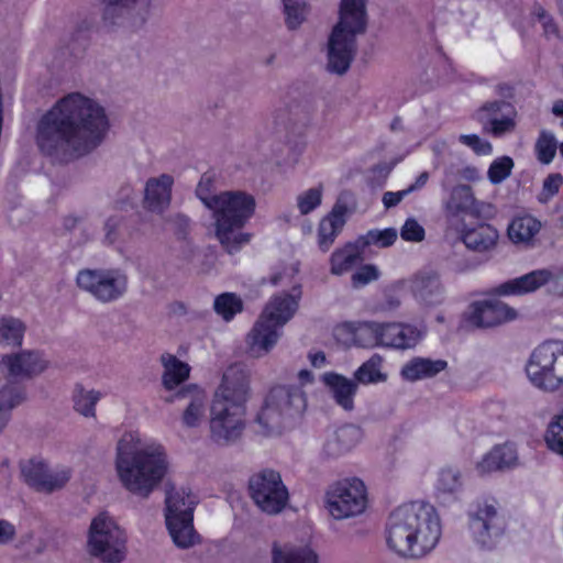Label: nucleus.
I'll return each instance as SVG.
<instances>
[{
    "label": "nucleus",
    "instance_id": "f257e3e1",
    "mask_svg": "<svg viewBox=\"0 0 563 563\" xmlns=\"http://www.w3.org/2000/svg\"><path fill=\"white\" fill-rule=\"evenodd\" d=\"M110 122L106 109L95 98L70 92L41 118L36 142L47 156L68 161L86 155L106 139Z\"/></svg>",
    "mask_w": 563,
    "mask_h": 563
},
{
    "label": "nucleus",
    "instance_id": "f03ea898",
    "mask_svg": "<svg viewBox=\"0 0 563 563\" xmlns=\"http://www.w3.org/2000/svg\"><path fill=\"white\" fill-rule=\"evenodd\" d=\"M114 468L129 493L146 498L168 474L169 459L159 441L139 431H126L115 445Z\"/></svg>",
    "mask_w": 563,
    "mask_h": 563
},
{
    "label": "nucleus",
    "instance_id": "7ed1b4c3",
    "mask_svg": "<svg viewBox=\"0 0 563 563\" xmlns=\"http://www.w3.org/2000/svg\"><path fill=\"white\" fill-rule=\"evenodd\" d=\"M442 523L435 508L415 501L394 509L386 522L385 541L395 554L406 559H422L439 544Z\"/></svg>",
    "mask_w": 563,
    "mask_h": 563
},
{
    "label": "nucleus",
    "instance_id": "20e7f679",
    "mask_svg": "<svg viewBox=\"0 0 563 563\" xmlns=\"http://www.w3.org/2000/svg\"><path fill=\"white\" fill-rule=\"evenodd\" d=\"M251 397L249 369L236 363L228 366L210 404L209 429L214 442L230 444L241 438L246 427V405Z\"/></svg>",
    "mask_w": 563,
    "mask_h": 563
},
{
    "label": "nucleus",
    "instance_id": "39448f33",
    "mask_svg": "<svg viewBox=\"0 0 563 563\" xmlns=\"http://www.w3.org/2000/svg\"><path fill=\"white\" fill-rule=\"evenodd\" d=\"M255 210L256 199L245 190H225L218 194V201L211 210L216 236L229 253L250 242L251 234L242 229L253 218Z\"/></svg>",
    "mask_w": 563,
    "mask_h": 563
},
{
    "label": "nucleus",
    "instance_id": "423d86ee",
    "mask_svg": "<svg viewBox=\"0 0 563 563\" xmlns=\"http://www.w3.org/2000/svg\"><path fill=\"white\" fill-rule=\"evenodd\" d=\"M314 380L312 372L303 368L298 371L294 384L272 387L257 413V423L268 434L278 433L284 419L298 417L305 411L307 389Z\"/></svg>",
    "mask_w": 563,
    "mask_h": 563
},
{
    "label": "nucleus",
    "instance_id": "0eeeda50",
    "mask_svg": "<svg viewBox=\"0 0 563 563\" xmlns=\"http://www.w3.org/2000/svg\"><path fill=\"white\" fill-rule=\"evenodd\" d=\"M525 371L537 389L548 393L563 389V340H547L536 346Z\"/></svg>",
    "mask_w": 563,
    "mask_h": 563
},
{
    "label": "nucleus",
    "instance_id": "6e6552de",
    "mask_svg": "<svg viewBox=\"0 0 563 563\" xmlns=\"http://www.w3.org/2000/svg\"><path fill=\"white\" fill-rule=\"evenodd\" d=\"M125 530L108 512H100L90 522L87 552L102 563H121L126 556Z\"/></svg>",
    "mask_w": 563,
    "mask_h": 563
},
{
    "label": "nucleus",
    "instance_id": "1a4fd4ad",
    "mask_svg": "<svg viewBox=\"0 0 563 563\" xmlns=\"http://www.w3.org/2000/svg\"><path fill=\"white\" fill-rule=\"evenodd\" d=\"M368 505L367 486L363 479L355 476L338 479L324 492V509L334 520L362 516L366 512Z\"/></svg>",
    "mask_w": 563,
    "mask_h": 563
},
{
    "label": "nucleus",
    "instance_id": "9d476101",
    "mask_svg": "<svg viewBox=\"0 0 563 563\" xmlns=\"http://www.w3.org/2000/svg\"><path fill=\"white\" fill-rule=\"evenodd\" d=\"M165 504V521L173 542L181 549L194 547L199 541L192 525L196 496L186 487L172 488Z\"/></svg>",
    "mask_w": 563,
    "mask_h": 563
},
{
    "label": "nucleus",
    "instance_id": "9b49d317",
    "mask_svg": "<svg viewBox=\"0 0 563 563\" xmlns=\"http://www.w3.org/2000/svg\"><path fill=\"white\" fill-rule=\"evenodd\" d=\"M467 520L470 538L481 549L494 550L504 542L507 523L495 501L477 503L468 510Z\"/></svg>",
    "mask_w": 563,
    "mask_h": 563
},
{
    "label": "nucleus",
    "instance_id": "f8f14e48",
    "mask_svg": "<svg viewBox=\"0 0 563 563\" xmlns=\"http://www.w3.org/2000/svg\"><path fill=\"white\" fill-rule=\"evenodd\" d=\"M77 286L96 300L109 303L121 299L128 291V275L119 268L81 269Z\"/></svg>",
    "mask_w": 563,
    "mask_h": 563
},
{
    "label": "nucleus",
    "instance_id": "ddd939ff",
    "mask_svg": "<svg viewBox=\"0 0 563 563\" xmlns=\"http://www.w3.org/2000/svg\"><path fill=\"white\" fill-rule=\"evenodd\" d=\"M249 493L254 504L268 515L279 514L288 504L289 494L282 476L273 470L261 471L250 477Z\"/></svg>",
    "mask_w": 563,
    "mask_h": 563
},
{
    "label": "nucleus",
    "instance_id": "4468645a",
    "mask_svg": "<svg viewBox=\"0 0 563 563\" xmlns=\"http://www.w3.org/2000/svg\"><path fill=\"white\" fill-rule=\"evenodd\" d=\"M552 283V291L563 297V267L556 273L550 268L534 269L497 285L494 294L498 296H523L534 292Z\"/></svg>",
    "mask_w": 563,
    "mask_h": 563
},
{
    "label": "nucleus",
    "instance_id": "2eb2a0df",
    "mask_svg": "<svg viewBox=\"0 0 563 563\" xmlns=\"http://www.w3.org/2000/svg\"><path fill=\"white\" fill-rule=\"evenodd\" d=\"M518 317L517 309L496 298L473 301L463 313L464 322L477 329L499 327Z\"/></svg>",
    "mask_w": 563,
    "mask_h": 563
},
{
    "label": "nucleus",
    "instance_id": "dca6fc26",
    "mask_svg": "<svg viewBox=\"0 0 563 563\" xmlns=\"http://www.w3.org/2000/svg\"><path fill=\"white\" fill-rule=\"evenodd\" d=\"M408 283L411 296L420 309L429 310L444 303L446 291L438 272L420 271Z\"/></svg>",
    "mask_w": 563,
    "mask_h": 563
},
{
    "label": "nucleus",
    "instance_id": "f3484780",
    "mask_svg": "<svg viewBox=\"0 0 563 563\" xmlns=\"http://www.w3.org/2000/svg\"><path fill=\"white\" fill-rule=\"evenodd\" d=\"M49 362L37 350H22L2 356L0 368L9 377L23 380L40 376L48 368Z\"/></svg>",
    "mask_w": 563,
    "mask_h": 563
},
{
    "label": "nucleus",
    "instance_id": "a211bd4d",
    "mask_svg": "<svg viewBox=\"0 0 563 563\" xmlns=\"http://www.w3.org/2000/svg\"><path fill=\"white\" fill-rule=\"evenodd\" d=\"M364 439V431L355 424H344L325 433L320 454L325 460L340 459L355 450Z\"/></svg>",
    "mask_w": 563,
    "mask_h": 563
},
{
    "label": "nucleus",
    "instance_id": "6ab92c4d",
    "mask_svg": "<svg viewBox=\"0 0 563 563\" xmlns=\"http://www.w3.org/2000/svg\"><path fill=\"white\" fill-rule=\"evenodd\" d=\"M301 298V286L296 285L291 292H279L266 302L260 318L283 331V328L294 318Z\"/></svg>",
    "mask_w": 563,
    "mask_h": 563
},
{
    "label": "nucleus",
    "instance_id": "aec40b11",
    "mask_svg": "<svg viewBox=\"0 0 563 563\" xmlns=\"http://www.w3.org/2000/svg\"><path fill=\"white\" fill-rule=\"evenodd\" d=\"M516 109L505 101L487 102L477 112L478 121L494 136L512 132L516 128Z\"/></svg>",
    "mask_w": 563,
    "mask_h": 563
},
{
    "label": "nucleus",
    "instance_id": "412c9836",
    "mask_svg": "<svg viewBox=\"0 0 563 563\" xmlns=\"http://www.w3.org/2000/svg\"><path fill=\"white\" fill-rule=\"evenodd\" d=\"M356 37L332 30L327 46V69L336 75L345 74L356 54Z\"/></svg>",
    "mask_w": 563,
    "mask_h": 563
},
{
    "label": "nucleus",
    "instance_id": "4be33fe9",
    "mask_svg": "<svg viewBox=\"0 0 563 563\" xmlns=\"http://www.w3.org/2000/svg\"><path fill=\"white\" fill-rule=\"evenodd\" d=\"M148 0H102V20L104 24L122 25L129 20L132 24L144 21Z\"/></svg>",
    "mask_w": 563,
    "mask_h": 563
},
{
    "label": "nucleus",
    "instance_id": "5701e85b",
    "mask_svg": "<svg viewBox=\"0 0 563 563\" xmlns=\"http://www.w3.org/2000/svg\"><path fill=\"white\" fill-rule=\"evenodd\" d=\"M367 0H341L339 21L333 31L356 37L367 27Z\"/></svg>",
    "mask_w": 563,
    "mask_h": 563
},
{
    "label": "nucleus",
    "instance_id": "b1692460",
    "mask_svg": "<svg viewBox=\"0 0 563 563\" xmlns=\"http://www.w3.org/2000/svg\"><path fill=\"white\" fill-rule=\"evenodd\" d=\"M283 331L258 317L246 334L247 353L253 358H262L269 354L282 338Z\"/></svg>",
    "mask_w": 563,
    "mask_h": 563
},
{
    "label": "nucleus",
    "instance_id": "393cba45",
    "mask_svg": "<svg viewBox=\"0 0 563 563\" xmlns=\"http://www.w3.org/2000/svg\"><path fill=\"white\" fill-rule=\"evenodd\" d=\"M174 177L161 174L146 180L144 187V207L151 212L163 213L170 205Z\"/></svg>",
    "mask_w": 563,
    "mask_h": 563
},
{
    "label": "nucleus",
    "instance_id": "a878e982",
    "mask_svg": "<svg viewBox=\"0 0 563 563\" xmlns=\"http://www.w3.org/2000/svg\"><path fill=\"white\" fill-rule=\"evenodd\" d=\"M175 397L188 398V404L181 415V423L186 428H198L207 418L208 395L197 385H188Z\"/></svg>",
    "mask_w": 563,
    "mask_h": 563
},
{
    "label": "nucleus",
    "instance_id": "bb28decb",
    "mask_svg": "<svg viewBox=\"0 0 563 563\" xmlns=\"http://www.w3.org/2000/svg\"><path fill=\"white\" fill-rule=\"evenodd\" d=\"M463 488L464 475L457 465L445 464L438 468L433 481V492L439 500H456Z\"/></svg>",
    "mask_w": 563,
    "mask_h": 563
},
{
    "label": "nucleus",
    "instance_id": "cd10ccee",
    "mask_svg": "<svg viewBox=\"0 0 563 563\" xmlns=\"http://www.w3.org/2000/svg\"><path fill=\"white\" fill-rule=\"evenodd\" d=\"M346 214L347 208L344 205L335 203L331 212L321 219L317 232V243L322 252H327L334 243L345 224Z\"/></svg>",
    "mask_w": 563,
    "mask_h": 563
},
{
    "label": "nucleus",
    "instance_id": "c85d7f7f",
    "mask_svg": "<svg viewBox=\"0 0 563 563\" xmlns=\"http://www.w3.org/2000/svg\"><path fill=\"white\" fill-rule=\"evenodd\" d=\"M446 368L448 362L445 360L417 356L402 365L400 376L404 380L413 383L432 378Z\"/></svg>",
    "mask_w": 563,
    "mask_h": 563
},
{
    "label": "nucleus",
    "instance_id": "c756f323",
    "mask_svg": "<svg viewBox=\"0 0 563 563\" xmlns=\"http://www.w3.org/2000/svg\"><path fill=\"white\" fill-rule=\"evenodd\" d=\"M322 382L329 388L334 401L344 410L354 408V397L357 391V382L336 373H325Z\"/></svg>",
    "mask_w": 563,
    "mask_h": 563
},
{
    "label": "nucleus",
    "instance_id": "7c9ffc66",
    "mask_svg": "<svg viewBox=\"0 0 563 563\" xmlns=\"http://www.w3.org/2000/svg\"><path fill=\"white\" fill-rule=\"evenodd\" d=\"M271 554L272 563H319L317 552L307 544L275 542Z\"/></svg>",
    "mask_w": 563,
    "mask_h": 563
},
{
    "label": "nucleus",
    "instance_id": "2f4dec72",
    "mask_svg": "<svg viewBox=\"0 0 563 563\" xmlns=\"http://www.w3.org/2000/svg\"><path fill=\"white\" fill-rule=\"evenodd\" d=\"M473 190L467 185L454 186L448 199L443 203L445 218L450 227H457L462 216L467 214L472 198Z\"/></svg>",
    "mask_w": 563,
    "mask_h": 563
},
{
    "label": "nucleus",
    "instance_id": "473e14b6",
    "mask_svg": "<svg viewBox=\"0 0 563 563\" xmlns=\"http://www.w3.org/2000/svg\"><path fill=\"white\" fill-rule=\"evenodd\" d=\"M541 227V222L533 216L521 214L510 221L507 228V234L514 244L531 246Z\"/></svg>",
    "mask_w": 563,
    "mask_h": 563
},
{
    "label": "nucleus",
    "instance_id": "72a5a7b5",
    "mask_svg": "<svg viewBox=\"0 0 563 563\" xmlns=\"http://www.w3.org/2000/svg\"><path fill=\"white\" fill-rule=\"evenodd\" d=\"M498 236V231L489 224L461 230V239L465 246L476 252L492 250L496 245Z\"/></svg>",
    "mask_w": 563,
    "mask_h": 563
},
{
    "label": "nucleus",
    "instance_id": "f704fd0d",
    "mask_svg": "<svg viewBox=\"0 0 563 563\" xmlns=\"http://www.w3.org/2000/svg\"><path fill=\"white\" fill-rule=\"evenodd\" d=\"M163 365L162 383L165 389L174 390L189 378L190 366L177 358L173 354H163L161 357Z\"/></svg>",
    "mask_w": 563,
    "mask_h": 563
},
{
    "label": "nucleus",
    "instance_id": "c9c22d12",
    "mask_svg": "<svg viewBox=\"0 0 563 563\" xmlns=\"http://www.w3.org/2000/svg\"><path fill=\"white\" fill-rule=\"evenodd\" d=\"M361 260V249L355 243H345L336 247L329 257L330 273L342 276L349 273Z\"/></svg>",
    "mask_w": 563,
    "mask_h": 563
},
{
    "label": "nucleus",
    "instance_id": "e433bc0d",
    "mask_svg": "<svg viewBox=\"0 0 563 563\" xmlns=\"http://www.w3.org/2000/svg\"><path fill=\"white\" fill-rule=\"evenodd\" d=\"M26 399L25 391L15 386L0 388V434L9 424L12 411L22 405Z\"/></svg>",
    "mask_w": 563,
    "mask_h": 563
},
{
    "label": "nucleus",
    "instance_id": "4c0bfd02",
    "mask_svg": "<svg viewBox=\"0 0 563 563\" xmlns=\"http://www.w3.org/2000/svg\"><path fill=\"white\" fill-rule=\"evenodd\" d=\"M26 331L25 323L15 317H0V345L20 347Z\"/></svg>",
    "mask_w": 563,
    "mask_h": 563
},
{
    "label": "nucleus",
    "instance_id": "58836bf2",
    "mask_svg": "<svg viewBox=\"0 0 563 563\" xmlns=\"http://www.w3.org/2000/svg\"><path fill=\"white\" fill-rule=\"evenodd\" d=\"M47 468V461L41 456H34L20 463L23 481L38 492H43L44 489Z\"/></svg>",
    "mask_w": 563,
    "mask_h": 563
},
{
    "label": "nucleus",
    "instance_id": "ea45409f",
    "mask_svg": "<svg viewBox=\"0 0 563 563\" xmlns=\"http://www.w3.org/2000/svg\"><path fill=\"white\" fill-rule=\"evenodd\" d=\"M102 397L103 394L98 389L76 385L73 391L74 409L86 418H95L96 406Z\"/></svg>",
    "mask_w": 563,
    "mask_h": 563
},
{
    "label": "nucleus",
    "instance_id": "a19ab883",
    "mask_svg": "<svg viewBox=\"0 0 563 563\" xmlns=\"http://www.w3.org/2000/svg\"><path fill=\"white\" fill-rule=\"evenodd\" d=\"M384 358L379 354L372 355L354 373V378L363 385L385 383L388 375L383 371Z\"/></svg>",
    "mask_w": 563,
    "mask_h": 563
},
{
    "label": "nucleus",
    "instance_id": "79ce46f5",
    "mask_svg": "<svg viewBox=\"0 0 563 563\" xmlns=\"http://www.w3.org/2000/svg\"><path fill=\"white\" fill-rule=\"evenodd\" d=\"M558 150V139L554 133L541 130L533 148L537 161L542 165H550L554 161Z\"/></svg>",
    "mask_w": 563,
    "mask_h": 563
},
{
    "label": "nucleus",
    "instance_id": "37998d69",
    "mask_svg": "<svg viewBox=\"0 0 563 563\" xmlns=\"http://www.w3.org/2000/svg\"><path fill=\"white\" fill-rule=\"evenodd\" d=\"M285 24L289 30L299 29L308 19L309 5L305 0H280Z\"/></svg>",
    "mask_w": 563,
    "mask_h": 563
},
{
    "label": "nucleus",
    "instance_id": "c03bdc74",
    "mask_svg": "<svg viewBox=\"0 0 563 563\" xmlns=\"http://www.w3.org/2000/svg\"><path fill=\"white\" fill-rule=\"evenodd\" d=\"M324 185L318 184L299 192L296 207L301 216H307L318 209L323 200Z\"/></svg>",
    "mask_w": 563,
    "mask_h": 563
},
{
    "label": "nucleus",
    "instance_id": "a18cd8bd",
    "mask_svg": "<svg viewBox=\"0 0 563 563\" xmlns=\"http://www.w3.org/2000/svg\"><path fill=\"white\" fill-rule=\"evenodd\" d=\"M544 442L550 451L563 456V411L553 416L549 421L544 432Z\"/></svg>",
    "mask_w": 563,
    "mask_h": 563
},
{
    "label": "nucleus",
    "instance_id": "49530a36",
    "mask_svg": "<svg viewBox=\"0 0 563 563\" xmlns=\"http://www.w3.org/2000/svg\"><path fill=\"white\" fill-rule=\"evenodd\" d=\"M71 474V467L68 465L56 464L51 466L48 464L43 492L51 493L63 488L69 482Z\"/></svg>",
    "mask_w": 563,
    "mask_h": 563
},
{
    "label": "nucleus",
    "instance_id": "de8ad7c7",
    "mask_svg": "<svg viewBox=\"0 0 563 563\" xmlns=\"http://www.w3.org/2000/svg\"><path fill=\"white\" fill-rule=\"evenodd\" d=\"M426 329L411 323L399 322L396 350L415 347L424 336Z\"/></svg>",
    "mask_w": 563,
    "mask_h": 563
},
{
    "label": "nucleus",
    "instance_id": "09e8293b",
    "mask_svg": "<svg viewBox=\"0 0 563 563\" xmlns=\"http://www.w3.org/2000/svg\"><path fill=\"white\" fill-rule=\"evenodd\" d=\"M515 167L514 159L508 155L495 158L487 169V179L492 185H499L510 177Z\"/></svg>",
    "mask_w": 563,
    "mask_h": 563
},
{
    "label": "nucleus",
    "instance_id": "8fccbe9b",
    "mask_svg": "<svg viewBox=\"0 0 563 563\" xmlns=\"http://www.w3.org/2000/svg\"><path fill=\"white\" fill-rule=\"evenodd\" d=\"M354 345L364 349L379 346V322H358Z\"/></svg>",
    "mask_w": 563,
    "mask_h": 563
},
{
    "label": "nucleus",
    "instance_id": "3c124183",
    "mask_svg": "<svg viewBox=\"0 0 563 563\" xmlns=\"http://www.w3.org/2000/svg\"><path fill=\"white\" fill-rule=\"evenodd\" d=\"M213 307L219 316L225 321H230L236 313L241 312L243 303L236 295L225 292L214 299Z\"/></svg>",
    "mask_w": 563,
    "mask_h": 563
},
{
    "label": "nucleus",
    "instance_id": "603ef678",
    "mask_svg": "<svg viewBox=\"0 0 563 563\" xmlns=\"http://www.w3.org/2000/svg\"><path fill=\"white\" fill-rule=\"evenodd\" d=\"M498 466L501 472L511 470L518 466L519 457L517 448L511 443H504L492 448Z\"/></svg>",
    "mask_w": 563,
    "mask_h": 563
},
{
    "label": "nucleus",
    "instance_id": "864d4df0",
    "mask_svg": "<svg viewBox=\"0 0 563 563\" xmlns=\"http://www.w3.org/2000/svg\"><path fill=\"white\" fill-rule=\"evenodd\" d=\"M397 240L396 229L388 228L384 230H371L365 235L360 238V243L363 246L375 245L378 247H388Z\"/></svg>",
    "mask_w": 563,
    "mask_h": 563
},
{
    "label": "nucleus",
    "instance_id": "5fc2aeb1",
    "mask_svg": "<svg viewBox=\"0 0 563 563\" xmlns=\"http://www.w3.org/2000/svg\"><path fill=\"white\" fill-rule=\"evenodd\" d=\"M298 274V263L280 266L272 274L271 284L274 286H290L292 291L296 285H300L297 280Z\"/></svg>",
    "mask_w": 563,
    "mask_h": 563
},
{
    "label": "nucleus",
    "instance_id": "6e6d98bb",
    "mask_svg": "<svg viewBox=\"0 0 563 563\" xmlns=\"http://www.w3.org/2000/svg\"><path fill=\"white\" fill-rule=\"evenodd\" d=\"M562 185L563 176L560 173L549 174L542 183V188L538 194V201L541 203H548L559 194Z\"/></svg>",
    "mask_w": 563,
    "mask_h": 563
},
{
    "label": "nucleus",
    "instance_id": "4d7b16f0",
    "mask_svg": "<svg viewBox=\"0 0 563 563\" xmlns=\"http://www.w3.org/2000/svg\"><path fill=\"white\" fill-rule=\"evenodd\" d=\"M212 189L213 180L211 176L203 175L197 186L196 195L210 211L213 209L214 202L218 201V194H213Z\"/></svg>",
    "mask_w": 563,
    "mask_h": 563
},
{
    "label": "nucleus",
    "instance_id": "13d9d810",
    "mask_svg": "<svg viewBox=\"0 0 563 563\" xmlns=\"http://www.w3.org/2000/svg\"><path fill=\"white\" fill-rule=\"evenodd\" d=\"M474 472L479 477H486L494 473L501 472L496 456L492 449L483 454L475 463H474Z\"/></svg>",
    "mask_w": 563,
    "mask_h": 563
},
{
    "label": "nucleus",
    "instance_id": "bf43d9fd",
    "mask_svg": "<svg viewBox=\"0 0 563 563\" xmlns=\"http://www.w3.org/2000/svg\"><path fill=\"white\" fill-rule=\"evenodd\" d=\"M496 212L497 209L495 205L485 200H479L473 194L472 202L467 212L468 216L481 220H489L496 216Z\"/></svg>",
    "mask_w": 563,
    "mask_h": 563
},
{
    "label": "nucleus",
    "instance_id": "052dcab7",
    "mask_svg": "<svg viewBox=\"0 0 563 563\" xmlns=\"http://www.w3.org/2000/svg\"><path fill=\"white\" fill-rule=\"evenodd\" d=\"M399 322H379V347L395 349Z\"/></svg>",
    "mask_w": 563,
    "mask_h": 563
},
{
    "label": "nucleus",
    "instance_id": "680f3d73",
    "mask_svg": "<svg viewBox=\"0 0 563 563\" xmlns=\"http://www.w3.org/2000/svg\"><path fill=\"white\" fill-rule=\"evenodd\" d=\"M380 273L377 266L373 264H366L361 266L353 275H352V284L355 287L365 286L372 282H375L379 278Z\"/></svg>",
    "mask_w": 563,
    "mask_h": 563
},
{
    "label": "nucleus",
    "instance_id": "e2e57ef3",
    "mask_svg": "<svg viewBox=\"0 0 563 563\" xmlns=\"http://www.w3.org/2000/svg\"><path fill=\"white\" fill-rule=\"evenodd\" d=\"M459 140L462 144L472 148L477 155L486 156L493 153V145L476 134H462Z\"/></svg>",
    "mask_w": 563,
    "mask_h": 563
},
{
    "label": "nucleus",
    "instance_id": "0e129e2a",
    "mask_svg": "<svg viewBox=\"0 0 563 563\" xmlns=\"http://www.w3.org/2000/svg\"><path fill=\"white\" fill-rule=\"evenodd\" d=\"M426 232L423 227L413 218H408L400 230V236L407 242H421Z\"/></svg>",
    "mask_w": 563,
    "mask_h": 563
},
{
    "label": "nucleus",
    "instance_id": "69168bd1",
    "mask_svg": "<svg viewBox=\"0 0 563 563\" xmlns=\"http://www.w3.org/2000/svg\"><path fill=\"white\" fill-rule=\"evenodd\" d=\"M357 328L358 322H342L334 328V336L344 345H354Z\"/></svg>",
    "mask_w": 563,
    "mask_h": 563
},
{
    "label": "nucleus",
    "instance_id": "338daca9",
    "mask_svg": "<svg viewBox=\"0 0 563 563\" xmlns=\"http://www.w3.org/2000/svg\"><path fill=\"white\" fill-rule=\"evenodd\" d=\"M537 22L541 25L547 36L556 35L558 27L552 16L548 14L542 8L534 11Z\"/></svg>",
    "mask_w": 563,
    "mask_h": 563
},
{
    "label": "nucleus",
    "instance_id": "774afa93",
    "mask_svg": "<svg viewBox=\"0 0 563 563\" xmlns=\"http://www.w3.org/2000/svg\"><path fill=\"white\" fill-rule=\"evenodd\" d=\"M410 194V189H402L399 191H386L383 196V203L385 208L389 209L397 206L406 196Z\"/></svg>",
    "mask_w": 563,
    "mask_h": 563
}]
</instances>
